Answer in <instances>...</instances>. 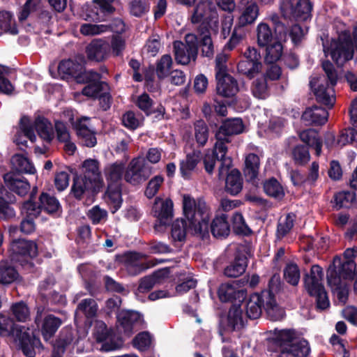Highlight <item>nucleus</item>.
I'll return each instance as SVG.
<instances>
[{"instance_id": "nucleus-1", "label": "nucleus", "mask_w": 357, "mask_h": 357, "mask_svg": "<svg viewBox=\"0 0 357 357\" xmlns=\"http://www.w3.org/2000/svg\"><path fill=\"white\" fill-rule=\"evenodd\" d=\"M209 15L199 24L197 34L187 33L184 42L175 40L173 49L175 60L177 63L188 65L191 61H195L201 49L202 56L212 59L214 56V45L212 35L217 36L219 33V17L217 9L212 6L211 1L208 2Z\"/></svg>"}, {"instance_id": "nucleus-2", "label": "nucleus", "mask_w": 357, "mask_h": 357, "mask_svg": "<svg viewBox=\"0 0 357 357\" xmlns=\"http://www.w3.org/2000/svg\"><path fill=\"white\" fill-rule=\"evenodd\" d=\"M183 211L189 228L202 238L209 236V230L215 238L227 237L230 233L228 216L216 215L209 225L210 208L202 199L195 200L189 195L183 197Z\"/></svg>"}, {"instance_id": "nucleus-3", "label": "nucleus", "mask_w": 357, "mask_h": 357, "mask_svg": "<svg viewBox=\"0 0 357 357\" xmlns=\"http://www.w3.org/2000/svg\"><path fill=\"white\" fill-rule=\"evenodd\" d=\"M12 262L20 266L24 271L31 273L35 271L33 259L38 255L37 243L25 238H13L8 250Z\"/></svg>"}, {"instance_id": "nucleus-4", "label": "nucleus", "mask_w": 357, "mask_h": 357, "mask_svg": "<svg viewBox=\"0 0 357 357\" xmlns=\"http://www.w3.org/2000/svg\"><path fill=\"white\" fill-rule=\"evenodd\" d=\"M324 276L322 268L317 265L312 266L310 273L303 275L305 287L310 296L315 298L317 310H325L330 307V301L324 286L319 282Z\"/></svg>"}, {"instance_id": "nucleus-5", "label": "nucleus", "mask_w": 357, "mask_h": 357, "mask_svg": "<svg viewBox=\"0 0 357 357\" xmlns=\"http://www.w3.org/2000/svg\"><path fill=\"white\" fill-rule=\"evenodd\" d=\"M321 66L326 75V83H320L317 87H314L312 81L310 84L313 89L317 101L331 108L333 107L335 100L333 87L337 84V73L333 64L329 60L324 61Z\"/></svg>"}, {"instance_id": "nucleus-6", "label": "nucleus", "mask_w": 357, "mask_h": 357, "mask_svg": "<svg viewBox=\"0 0 357 357\" xmlns=\"http://www.w3.org/2000/svg\"><path fill=\"white\" fill-rule=\"evenodd\" d=\"M330 54L337 66H343L353 59L354 45L350 31H341L337 38H333L330 45Z\"/></svg>"}, {"instance_id": "nucleus-7", "label": "nucleus", "mask_w": 357, "mask_h": 357, "mask_svg": "<svg viewBox=\"0 0 357 357\" xmlns=\"http://www.w3.org/2000/svg\"><path fill=\"white\" fill-rule=\"evenodd\" d=\"M45 307H36L34 323L45 342L52 343V339L63 324V319L53 314L44 313Z\"/></svg>"}, {"instance_id": "nucleus-8", "label": "nucleus", "mask_w": 357, "mask_h": 357, "mask_svg": "<svg viewBox=\"0 0 357 357\" xmlns=\"http://www.w3.org/2000/svg\"><path fill=\"white\" fill-rule=\"evenodd\" d=\"M245 326L243 310L241 305L233 304L225 314H220L218 320V334L222 342H227L225 336L234 331H238Z\"/></svg>"}, {"instance_id": "nucleus-9", "label": "nucleus", "mask_w": 357, "mask_h": 357, "mask_svg": "<svg viewBox=\"0 0 357 357\" xmlns=\"http://www.w3.org/2000/svg\"><path fill=\"white\" fill-rule=\"evenodd\" d=\"M313 3L310 0H293L284 1L280 6L282 16L297 22L311 20Z\"/></svg>"}, {"instance_id": "nucleus-10", "label": "nucleus", "mask_w": 357, "mask_h": 357, "mask_svg": "<svg viewBox=\"0 0 357 357\" xmlns=\"http://www.w3.org/2000/svg\"><path fill=\"white\" fill-rule=\"evenodd\" d=\"M13 337L18 342L19 349L26 357H36V354L44 349L40 338L33 333L29 332V329H26L24 326H21L18 330L15 331Z\"/></svg>"}, {"instance_id": "nucleus-11", "label": "nucleus", "mask_w": 357, "mask_h": 357, "mask_svg": "<svg viewBox=\"0 0 357 357\" xmlns=\"http://www.w3.org/2000/svg\"><path fill=\"white\" fill-rule=\"evenodd\" d=\"M261 54L255 47H248L237 64L238 72L250 79L254 78L261 70Z\"/></svg>"}, {"instance_id": "nucleus-12", "label": "nucleus", "mask_w": 357, "mask_h": 357, "mask_svg": "<svg viewBox=\"0 0 357 357\" xmlns=\"http://www.w3.org/2000/svg\"><path fill=\"white\" fill-rule=\"evenodd\" d=\"M115 0H93V4L88 6L83 18L90 22H105L116 11L114 6Z\"/></svg>"}, {"instance_id": "nucleus-13", "label": "nucleus", "mask_w": 357, "mask_h": 357, "mask_svg": "<svg viewBox=\"0 0 357 357\" xmlns=\"http://www.w3.org/2000/svg\"><path fill=\"white\" fill-rule=\"evenodd\" d=\"M151 174V167L146 166L144 160L135 158L126 168L124 180L132 185H137L146 181Z\"/></svg>"}, {"instance_id": "nucleus-14", "label": "nucleus", "mask_w": 357, "mask_h": 357, "mask_svg": "<svg viewBox=\"0 0 357 357\" xmlns=\"http://www.w3.org/2000/svg\"><path fill=\"white\" fill-rule=\"evenodd\" d=\"M89 71L83 63L71 59L61 60L58 66V73L63 79L74 78L77 83L84 82Z\"/></svg>"}, {"instance_id": "nucleus-15", "label": "nucleus", "mask_w": 357, "mask_h": 357, "mask_svg": "<svg viewBox=\"0 0 357 357\" xmlns=\"http://www.w3.org/2000/svg\"><path fill=\"white\" fill-rule=\"evenodd\" d=\"M146 255L136 251H127L121 255V261L130 275H137L156 264L151 261L142 262Z\"/></svg>"}, {"instance_id": "nucleus-16", "label": "nucleus", "mask_w": 357, "mask_h": 357, "mask_svg": "<svg viewBox=\"0 0 357 357\" xmlns=\"http://www.w3.org/2000/svg\"><path fill=\"white\" fill-rule=\"evenodd\" d=\"M236 285V282L231 283H222L218 290V295L220 301L223 303L230 302L236 305H241L247 297L245 289H238Z\"/></svg>"}, {"instance_id": "nucleus-17", "label": "nucleus", "mask_w": 357, "mask_h": 357, "mask_svg": "<svg viewBox=\"0 0 357 357\" xmlns=\"http://www.w3.org/2000/svg\"><path fill=\"white\" fill-rule=\"evenodd\" d=\"M349 112L353 127H348L341 131L337 140V144L340 146L357 143V99L352 100Z\"/></svg>"}, {"instance_id": "nucleus-18", "label": "nucleus", "mask_w": 357, "mask_h": 357, "mask_svg": "<svg viewBox=\"0 0 357 357\" xmlns=\"http://www.w3.org/2000/svg\"><path fill=\"white\" fill-rule=\"evenodd\" d=\"M271 295V289H264L260 293L252 294L246 303L245 311L247 317L250 319L259 318L262 310H264L266 298Z\"/></svg>"}, {"instance_id": "nucleus-19", "label": "nucleus", "mask_w": 357, "mask_h": 357, "mask_svg": "<svg viewBox=\"0 0 357 357\" xmlns=\"http://www.w3.org/2000/svg\"><path fill=\"white\" fill-rule=\"evenodd\" d=\"M86 77H89V79H85L84 82L79 83L87 84L82 91V94L86 97L98 98L105 91V86L107 87L108 84L105 82L100 81L101 75L96 71L89 70Z\"/></svg>"}, {"instance_id": "nucleus-20", "label": "nucleus", "mask_w": 357, "mask_h": 357, "mask_svg": "<svg viewBox=\"0 0 357 357\" xmlns=\"http://www.w3.org/2000/svg\"><path fill=\"white\" fill-rule=\"evenodd\" d=\"M6 186L12 192L23 197L30 190L31 185L26 178L19 173L9 172L3 175Z\"/></svg>"}, {"instance_id": "nucleus-21", "label": "nucleus", "mask_w": 357, "mask_h": 357, "mask_svg": "<svg viewBox=\"0 0 357 357\" xmlns=\"http://www.w3.org/2000/svg\"><path fill=\"white\" fill-rule=\"evenodd\" d=\"M328 117L327 109L323 107L312 105L307 107L301 116V119L307 125L319 126L324 125Z\"/></svg>"}, {"instance_id": "nucleus-22", "label": "nucleus", "mask_w": 357, "mask_h": 357, "mask_svg": "<svg viewBox=\"0 0 357 357\" xmlns=\"http://www.w3.org/2000/svg\"><path fill=\"white\" fill-rule=\"evenodd\" d=\"M310 353V347L304 338L297 340L291 344L283 346L280 349L278 357H307Z\"/></svg>"}, {"instance_id": "nucleus-23", "label": "nucleus", "mask_w": 357, "mask_h": 357, "mask_svg": "<svg viewBox=\"0 0 357 357\" xmlns=\"http://www.w3.org/2000/svg\"><path fill=\"white\" fill-rule=\"evenodd\" d=\"M154 215L157 218L154 225L155 231L163 230L172 222L173 218V202L170 199H166L162 202L160 208L154 211Z\"/></svg>"}, {"instance_id": "nucleus-24", "label": "nucleus", "mask_w": 357, "mask_h": 357, "mask_svg": "<svg viewBox=\"0 0 357 357\" xmlns=\"http://www.w3.org/2000/svg\"><path fill=\"white\" fill-rule=\"evenodd\" d=\"M217 93L222 97L230 98L238 91L237 81L229 73L215 77Z\"/></svg>"}, {"instance_id": "nucleus-25", "label": "nucleus", "mask_w": 357, "mask_h": 357, "mask_svg": "<svg viewBox=\"0 0 357 357\" xmlns=\"http://www.w3.org/2000/svg\"><path fill=\"white\" fill-rule=\"evenodd\" d=\"M83 178L89 181V183L99 187L102 184V178L99 169V162L95 159H86L83 162Z\"/></svg>"}, {"instance_id": "nucleus-26", "label": "nucleus", "mask_w": 357, "mask_h": 357, "mask_svg": "<svg viewBox=\"0 0 357 357\" xmlns=\"http://www.w3.org/2000/svg\"><path fill=\"white\" fill-rule=\"evenodd\" d=\"M41 211L43 209L50 215L59 218L61 215L62 206L56 197L51 196L47 192H43L39 196Z\"/></svg>"}, {"instance_id": "nucleus-27", "label": "nucleus", "mask_w": 357, "mask_h": 357, "mask_svg": "<svg viewBox=\"0 0 357 357\" xmlns=\"http://www.w3.org/2000/svg\"><path fill=\"white\" fill-rule=\"evenodd\" d=\"M248 266V258L244 253L236 251L234 261L224 270V274L229 278H237L245 273Z\"/></svg>"}, {"instance_id": "nucleus-28", "label": "nucleus", "mask_w": 357, "mask_h": 357, "mask_svg": "<svg viewBox=\"0 0 357 357\" xmlns=\"http://www.w3.org/2000/svg\"><path fill=\"white\" fill-rule=\"evenodd\" d=\"M243 179L238 169H231L226 176L225 191L231 195L236 196L242 190Z\"/></svg>"}, {"instance_id": "nucleus-29", "label": "nucleus", "mask_w": 357, "mask_h": 357, "mask_svg": "<svg viewBox=\"0 0 357 357\" xmlns=\"http://www.w3.org/2000/svg\"><path fill=\"white\" fill-rule=\"evenodd\" d=\"M245 126L241 118L226 119L217 132L218 135H222L229 138L231 135L243 132Z\"/></svg>"}, {"instance_id": "nucleus-30", "label": "nucleus", "mask_w": 357, "mask_h": 357, "mask_svg": "<svg viewBox=\"0 0 357 357\" xmlns=\"http://www.w3.org/2000/svg\"><path fill=\"white\" fill-rule=\"evenodd\" d=\"M126 171V163L122 160H117L105 167L104 174L107 183H119Z\"/></svg>"}, {"instance_id": "nucleus-31", "label": "nucleus", "mask_w": 357, "mask_h": 357, "mask_svg": "<svg viewBox=\"0 0 357 357\" xmlns=\"http://www.w3.org/2000/svg\"><path fill=\"white\" fill-rule=\"evenodd\" d=\"M200 151H193L187 154L185 159L180 161L179 171L181 176L185 180H189L191 178L192 172L196 168L200 161Z\"/></svg>"}, {"instance_id": "nucleus-32", "label": "nucleus", "mask_w": 357, "mask_h": 357, "mask_svg": "<svg viewBox=\"0 0 357 357\" xmlns=\"http://www.w3.org/2000/svg\"><path fill=\"white\" fill-rule=\"evenodd\" d=\"M116 319L125 333H131L134 326L140 321L141 314L134 310H122L117 313Z\"/></svg>"}, {"instance_id": "nucleus-33", "label": "nucleus", "mask_w": 357, "mask_h": 357, "mask_svg": "<svg viewBox=\"0 0 357 357\" xmlns=\"http://www.w3.org/2000/svg\"><path fill=\"white\" fill-rule=\"evenodd\" d=\"M38 136L47 143H51L54 139L53 128L48 119L38 115L34 119V131Z\"/></svg>"}, {"instance_id": "nucleus-34", "label": "nucleus", "mask_w": 357, "mask_h": 357, "mask_svg": "<svg viewBox=\"0 0 357 357\" xmlns=\"http://www.w3.org/2000/svg\"><path fill=\"white\" fill-rule=\"evenodd\" d=\"M107 46L101 40H93L86 47V53L90 61L100 62L103 61L107 54Z\"/></svg>"}, {"instance_id": "nucleus-35", "label": "nucleus", "mask_w": 357, "mask_h": 357, "mask_svg": "<svg viewBox=\"0 0 357 357\" xmlns=\"http://www.w3.org/2000/svg\"><path fill=\"white\" fill-rule=\"evenodd\" d=\"M259 166L260 159L257 154L251 153L245 157L243 174L247 181L252 182L257 178Z\"/></svg>"}, {"instance_id": "nucleus-36", "label": "nucleus", "mask_w": 357, "mask_h": 357, "mask_svg": "<svg viewBox=\"0 0 357 357\" xmlns=\"http://www.w3.org/2000/svg\"><path fill=\"white\" fill-rule=\"evenodd\" d=\"M75 339L74 330L71 326H65L60 331L55 340L52 339L50 343L52 347L57 348L59 351H66L68 347L71 345Z\"/></svg>"}, {"instance_id": "nucleus-37", "label": "nucleus", "mask_w": 357, "mask_h": 357, "mask_svg": "<svg viewBox=\"0 0 357 357\" xmlns=\"http://www.w3.org/2000/svg\"><path fill=\"white\" fill-rule=\"evenodd\" d=\"M356 200V192L349 190H342L334 194L331 203L333 204V208L338 211L343 208H350Z\"/></svg>"}, {"instance_id": "nucleus-38", "label": "nucleus", "mask_w": 357, "mask_h": 357, "mask_svg": "<svg viewBox=\"0 0 357 357\" xmlns=\"http://www.w3.org/2000/svg\"><path fill=\"white\" fill-rule=\"evenodd\" d=\"M264 310L266 311L268 318L271 321H278L283 319L285 311L276 302L275 296L271 290V295L268 298H266Z\"/></svg>"}, {"instance_id": "nucleus-39", "label": "nucleus", "mask_w": 357, "mask_h": 357, "mask_svg": "<svg viewBox=\"0 0 357 357\" xmlns=\"http://www.w3.org/2000/svg\"><path fill=\"white\" fill-rule=\"evenodd\" d=\"M259 15V7L256 2L248 3L242 11L236 24V26H244L255 22Z\"/></svg>"}, {"instance_id": "nucleus-40", "label": "nucleus", "mask_w": 357, "mask_h": 357, "mask_svg": "<svg viewBox=\"0 0 357 357\" xmlns=\"http://www.w3.org/2000/svg\"><path fill=\"white\" fill-rule=\"evenodd\" d=\"M96 186L94 183H89V181L82 177V175L75 174L73 177V185L70 189V194L77 200H81L86 190L94 188Z\"/></svg>"}, {"instance_id": "nucleus-41", "label": "nucleus", "mask_w": 357, "mask_h": 357, "mask_svg": "<svg viewBox=\"0 0 357 357\" xmlns=\"http://www.w3.org/2000/svg\"><path fill=\"white\" fill-rule=\"evenodd\" d=\"M20 275L16 268L8 262L0 263V284L8 286L15 282Z\"/></svg>"}, {"instance_id": "nucleus-42", "label": "nucleus", "mask_w": 357, "mask_h": 357, "mask_svg": "<svg viewBox=\"0 0 357 357\" xmlns=\"http://www.w3.org/2000/svg\"><path fill=\"white\" fill-rule=\"evenodd\" d=\"M11 162L15 167L13 172L33 174L36 172V169L32 162L22 154H15L11 158Z\"/></svg>"}, {"instance_id": "nucleus-43", "label": "nucleus", "mask_w": 357, "mask_h": 357, "mask_svg": "<svg viewBox=\"0 0 357 357\" xmlns=\"http://www.w3.org/2000/svg\"><path fill=\"white\" fill-rule=\"evenodd\" d=\"M75 130L78 137L82 139L84 146L91 148L96 145L97 139L95 133L86 124L79 121L75 124Z\"/></svg>"}, {"instance_id": "nucleus-44", "label": "nucleus", "mask_w": 357, "mask_h": 357, "mask_svg": "<svg viewBox=\"0 0 357 357\" xmlns=\"http://www.w3.org/2000/svg\"><path fill=\"white\" fill-rule=\"evenodd\" d=\"M264 192L269 197L282 199L284 197V191L280 183L275 177L269 178L263 183Z\"/></svg>"}, {"instance_id": "nucleus-45", "label": "nucleus", "mask_w": 357, "mask_h": 357, "mask_svg": "<svg viewBox=\"0 0 357 357\" xmlns=\"http://www.w3.org/2000/svg\"><path fill=\"white\" fill-rule=\"evenodd\" d=\"M10 315L13 320L19 322H26L30 320V309L27 304L21 301L12 304L10 307Z\"/></svg>"}, {"instance_id": "nucleus-46", "label": "nucleus", "mask_w": 357, "mask_h": 357, "mask_svg": "<svg viewBox=\"0 0 357 357\" xmlns=\"http://www.w3.org/2000/svg\"><path fill=\"white\" fill-rule=\"evenodd\" d=\"M232 229L235 234L243 236H249L252 234V229L246 224L241 212L236 211L231 217Z\"/></svg>"}, {"instance_id": "nucleus-47", "label": "nucleus", "mask_w": 357, "mask_h": 357, "mask_svg": "<svg viewBox=\"0 0 357 357\" xmlns=\"http://www.w3.org/2000/svg\"><path fill=\"white\" fill-rule=\"evenodd\" d=\"M300 139L308 148L312 147L315 150L317 155L321 153L322 140L318 135L311 130H304L300 134Z\"/></svg>"}, {"instance_id": "nucleus-48", "label": "nucleus", "mask_w": 357, "mask_h": 357, "mask_svg": "<svg viewBox=\"0 0 357 357\" xmlns=\"http://www.w3.org/2000/svg\"><path fill=\"white\" fill-rule=\"evenodd\" d=\"M257 42L259 47L267 46L275 40L272 29L270 26L265 22L259 23L257 26Z\"/></svg>"}, {"instance_id": "nucleus-49", "label": "nucleus", "mask_w": 357, "mask_h": 357, "mask_svg": "<svg viewBox=\"0 0 357 357\" xmlns=\"http://www.w3.org/2000/svg\"><path fill=\"white\" fill-rule=\"evenodd\" d=\"M20 212L23 217L36 219L41 213L40 204L33 201V193L30 195L29 199L24 202L20 206Z\"/></svg>"}, {"instance_id": "nucleus-50", "label": "nucleus", "mask_w": 357, "mask_h": 357, "mask_svg": "<svg viewBox=\"0 0 357 357\" xmlns=\"http://www.w3.org/2000/svg\"><path fill=\"white\" fill-rule=\"evenodd\" d=\"M0 29L4 33L16 35L18 33L13 15L6 10L0 11Z\"/></svg>"}, {"instance_id": "nucleus-51", "label": "nucleus", "mask_w": 357, "mask_h": 357, "mask_svg": "<svg viewBox=\"0 0 357 357\" xmlns=\"http://www.w3.org/2000/svg\"><path fill=\"white\" fill-rule=\"evenodd\" d=\"M16 132L24 135L31 142H34L36 139L34 132V122H31L29 116L23 115L21 116L18 123V130Z\"/></svg>"}, {"instance_id": "nucleus-52", "label": "nucleus", "mask_w": 357, "mask_h": 357, "mask_svg": "<svg viewBox=\"0 0 357 357\" xmlns=\"http://www.w3.org/2000/svg\"><path fill=\"white\" fill-rule=\"evenodd\" d=\"M266 47L265 60L266 62L273 63L278 61L282 56L283 46L280 41L273 40Z\"/></svg>"}, {"instance_id": "nucleus-53", "label": "nucleus", "mask_w": 357, "mask_h": 357, "mask_svg": "<svg viewBox=\"0 0 357 357\" xmlns=\"http://www.w3.org/2000/svg\"><path fill=\"white\" fill-rule=\"evenodd\" d=\"M172 59L169 54H165L157 61L155 74L160 80L164 79L170 75V70L172 66Z\"/></svg>"}, {"instance_id": "nucleus-54", "label": "nucleus", "mask_w": 357, "mask_h": 357, "mask_svg": "<svg viewBox=\"0 0 357 357\" xmlns=\"http://www.w3.org/2000/svg\"><path fill=\"white\" fill-rule=\"evenodd\" d=\"M21 327L15 323L11 317L0 314V335L3 337H13L15 331Z\"/></svg>"}, {"instance_id": "nucleus-55", "label": "nucleus", "mask_w": 357, "mask_h": 357, "mask_svg": "<svg viewBox=\"0 0 357 357\" xmlns=\"http://www.w3.org/2000/svg\"><path fill=\"white\" fill-rule=\"evenodd\" d=\"M291 156L295 165L298 166L305 165L310 160L308 146L301 144L295 146L292 149Z\"/></svg>"}, {"instance_id": "nucleus-56", "label": "nucleus", "mask_w": 357, "mask_h": 357, "mask_svg": "<svg viewBox=\"0 0 357 357\" xmlns=\"http://www.w3.org/2000/svg\"><path fill=\"white\" fill-rule=\"evenodd\" d=\"M195 137L197 143L200 146H204L208 142L209 130L206 123L199 119L195 122Z\"/></svg>"}, {"instance_id": "nucleus-57", "label": "nucleus", "mask_w": 357, "mask_h": 357, "mask_svg": "<svg viewBox=\"0 0 357 357\" xmlns=\"http://www.w3.org/2000/svg\"><path fill=\"white\" fill-rule=\"evenodd\" d=\"M187 222L185 219L176 220L172 224L171 236L173 242H183L186 238Z\"/></svg>"}, {"instance_id": "nucleus-58", "label": "nucleus", "mask_w": 357, "mask_h": 357, "mask_svg": "<svg viewBox=\"0 0 357 357\" xmlns=\"http://www.w3.org/2000/svg\"><path fill=\"white\" fill-rule=\"evenodd\" d=\"M337 264V267L340 272V275L343 279H353L354 275V269L356 264L354 261H342L341 258L335 256L333 258V264Z\"/></svg>"}, {"instance_id": "nucleus-59", "label": "nucleus", "mask_w": 357, "mask_h": 357, "mask_svg": "<svg viewBox=\"0 0 357 357\" xmlns=\"http://www.w3.org/2000/svg\"><path fill=\"white\" fill-rule=\"evenodd\" d=\"M98 305L93 298H84L77 305L76 312H82L88 318H93L96 316Z\"/></svg>"}, {"instance_id": "nucleus-60", "label": "nucleus", "mask_w": 357, "mask_h": 357, "mask_svg": "<svg viewBox=\"0 0 357 357\" xmlns=\"http://www.w3.org/2000/svg\"><path fill=\"white\" fill-rule=\"evenodd\" d=\"M40 301L43 303V306L49 307L56 305L63 307L67 304L66 296L56 290H53L46 295V298H43Z\"/></svg>"}, {"instance_id": "nucleus-61", "label": "nucleus", "mask_w": 357, "mask_h": 357, "mask_svg": "<svg viewBox=\"0 0 357 357\" xmlns=\"http://www.w3.org/2000/svg\"><path fill=\"white\" fill-rule=\"evenodd\" d=\"M296 340H297L296 338V331L294 329H283L275 333L274 337V342L279 347L280 349L282 348L283 346L291 344Z\"/></svg>"}, {"instance_id": "nucleus-62", "label": "nucleus", "mask_w": 357, "mask_h": 357, "mask_svg": "<svg viewBox=\"0 0 357 357\" xmlns=\"http://www.w3.org/2000/svg\"><path fill=\"white\" fill-rule=\"evenodd\" d=\"M132 346L139 351H146L149 350L151 346L152 337L149 331H142L139 333L133 338Z\"/></svg>"}, {"instance_id": "nucleus-63", "label": "nucleus", "mask_w": 357, "mask_h": 357, "mask_svg": "<svg viewBox=\"0 0 357 357\" xmlns=\"http://www.w3.org/2000/svg\"><path fill=\"white\" fill-rule=\"evenodd\" d=\"M8 68L0 64V94L10 96L15 91V86L7 77Z\"/></svg>"}, {"instance_id": "nucleus-64", "label": "nucleus", "mask_w": 357, "mask_h": 357, "mask_svg": "<svg viewBox=\"0 0 357 357\" xmlns=\"http://www.w3.org/2000/svg\"><path fill=\"white\" fill-rule=\"evenodd\" d=\"M284 278L286 282L293 286H296L300 280V269L296 264H287L284 269Z\"/></svg>"}]
</instances>
